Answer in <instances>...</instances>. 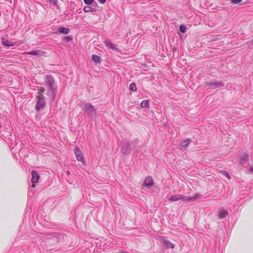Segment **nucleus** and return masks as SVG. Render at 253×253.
Wrapping results in <instances>:
<instances>
[{
    "label": "nucleus",
    "mask_w": 253,
    "mask_h": 253,
    "mask_svg": "<svg viewBox=\"0 0 253 253\" xmlns=\"http://www.w3.org/2000/svg\"><path fill=\"white\" fill-rule=\"evenodd\" d=\"M224 174L226 176V177L228 179H230L231 178L230 176L229 175V174L227 172L225 171L224 172Z\"/></svg>",
    "instance_id": "393cba45"
},
{
    "label": "nucleus",
    "mask_w": 253,
    "mask_h": 253,
    "mask_svg": "<svg viewBox=\"0 0 253 253\" xmlns=\"http://www.w3.org/2000/svg\"><path fill=\"white\" fill-rule=\"evenodd\" d=\"M242 2V0H231L232 4H238Z\"/></svg>",
    "instance_id": "412c9836"
},
{
    "label": "nucleus",
    "mask_w": 253,
    "mask_h": 253,
    "mask_svg": "<svg viewBox=\"0 0 253 253\" xmlns=\"http://www.w3.org/2000/svg\"><path fill=\"white\" fill-rule=\"evenodd\" d=\"M32 179L31 182L33 183V184L32 185V187H34L35 186V183L38 182L39 179V175L38 173L35 170H33L32 171Z\"/></svg>",
    "instance_id": "423d86ee"
},
{
    "label": "nucleus",
    "mask_w": 253,
    "mask_h": 253,
    "mask_svg": "<svg viewBox=\"0 0 253 253\" xmlns=\"http://www.w3.org/2000/svg\"><path fill=\"white\" fill-rule=\"evenodd\" d=\"M129 88L131 90L133 91H135L137 89V88H136V85L134 83H131L130 84V85H129Z\"/></svg>",
    "instance_id": "6ab92c4d"
},
{
    "label": "nucleus",
    "mask_w": 253,
    "mask_h": 253,
    "mask_svg": "<svg viewBox=\"0 0 253 253\" xmlns=\"http://www.w3.org/2000/svg\"><path fill=\"white\" fill-rule=\"evenodd\" d=\"M84 11L85 12H92L95 11V9L90 6H86L84 7Z\"/></svg>",
    "instance_id": "f3484780"
},
{
    "label": "nucleus",
    "mask_w": 253,
    "mask_h": 253,
    "mask_svg": "<svg viewBox=\"0 0 253 253\" xmlns=\"http://www.w3.org/2000/svg\"><path fill=\"white\" fill-rule=\"evenodd\" d=\"M141 108H147L148 109L149 107V100H143L141 102L140 104Z\"/></svg>",
    "instance_id": "ddd939ff"
},
{
    "label": "nucleus",
    "mask_w": 253,
    "mask_h": 253,
    "mask_svg": "<svg viewBox=\"0 0 253 253\" xmlns=\"http://www.w3.org/2000/svg\"><path fill=\"white\" fill-rule=\"evenodd\" d=\"M26 54L32 55H43L44 52L40 50H33L30 52H26Z\"/></svg>",
    "instance_id": "1a4fd4ad"
},
{
    "label": "nucleus",
    "mask_w": 253,
    "mask_h": 253,
    "mask_svg": "<svg viewBox=\"0 0 253 253\" xmlns=\"http://www.w3.org/2000/svg\"><path fill=\"white\" fill-rule=\"evenodd\" d=\"M92 60L95 63H100V57L97 55H93L92 56Z\"/></svg>",
    "instance_id": "dca6fc26"
},
{
    "label": "nucleus",
    "mask_w": 253,
    "mask_h": 253,
    "mask_svg": "<svg viewBox=\"0 0 253 253\" xmlns=\"http://www.w3.org/2000/svg\"><path fill=\"white\" fill-rule=\"evenodd\" d=\"M210 85H211L212 88H216L223 86V84L221 82H218L211 83Z\"/></svg>",
    "instance_id": "4468645a"
},
{
    "label": "nucleus",
    "mask_w": 253,
    "mask_h": 253,
    "mask_svg": "<svg viewBox=\"0 0 253 253\" xmlns=\"http://www.w3.org/2000/svg\"><path fill=\"white\" fill-rule=\"evenodd\" d=\"M69 173H70V172L68 171V172H67V174H69Z\"/></svg>",
    "instance_id": "c85d7f7f"
},
{
    "label": "nucleus",
    "mask_w": 253,
    "mask_h": 253,
    "mask_svg": "<svg viewBox=\"0 0 253 253\" xmlns=\"http://www.w3.org/2000/svg\"><path fill=\"white\" fill-rule=\"evenodd\" d=\"M99 2L102 4L104 3L106 1V0H98Z\"/></svg>",
    "instance_id": "a878e982"
},
{
    "label": "nucleus",
    "mask_w": 253,
    "mask_h": 253,
    "mask_svg": "<svg viewBox=\"0 0 253 253\" xmlns=\"http://www.w3.org/2000/svg\"><path fill=\"white\" fill-rule=\"evenodd\" d=\"M200 198V195L198 193L196 194L194 197H189L188 196H185L183 195H173L169 198L170 202H176L179 200H185L186 201H194Z\"/></svg>",
    "instance_id": "f257e3e1"
},
{
    "label": "nucleus",
    "mask_w": 253,
    "mask_h": 253,
    "mask_svg": "<svg viewBox=\"0 0 253 253\" xmlns=\"http://www.w3.org/2000/svg\"><path fill=\"white\" fill-rule=\"evenodd\" d=\"M190 139H187L182 142L180 144L181 148L182 149H185L187 146L190 144Z\"/></svg>",
    "instance_id": "9b49d317"
},
{
    "label": "nucleus",
    "mask_w": 253,
    "mask_h": 253,
    "mask_svg": "<svg viewBox=\"0 0 253 253\" xmlns=\"http://www.w3.org/2000/svg\"><path fill=\"white\" fill-rule=\"evenodd\" d=\"M228 212L225 210H221L218 212V217L220 219L224 218L227 215Z\"/></svg>",
    "instance_id": "9d476101"
},
{
    "label": "nucleus",
    "mask_w": 253,
    "mask_h": 253,
    "mask_svg": "<svg viewBox=\"0 0 253 253\" xmlns=\"http://www.w3.org/2000/svg\"><path fill=\"white\" fill-rule=\"evenodd\" d=\"M153 184V180L151 176H147L145 178L144 181V185L147 187H150Z\"/></svg>",
    "instance_id": "0eeeda50"
},
{
    "label": "nucleus",
    "mask_w": 253,
    "mask_h": 253,
    "mask_svg": "<svg viewBox=\"0 0 253 253\" xmlns=\"http://www.w3.org/2000/svg\"><path fill=\"white\" fill-rule=\"evenodd\" d=\"M250 170L253 173V167H251L250 168Z\"/></svg>",
    "instance_id": "bb28decb"
},
{
    "label": "nucleus",
    "mask_w": 253,
    "mask_h": 253,
    "mask_svg": "<svg viewBox=\"0 0 253 253\" xmlns=\"http://www.w3.org/2000/svg\"><path fill=\"white\" fill-rule=\"evenodd\" d=\"M248 160V157L246 155H244L243 157H241L242 161H246Z\"/></svg>",
    "instance_id": "b1692460"
},
{
    "label": "nucleus",
    "mask_w": 253,
    "mask_h": 253,
    "mask_svg": "<svg viewBox=\"0 0 253 253\" xmlns=\"http://www.w3.org/2000/svg\"><path fill=\"white\" fill-rule=\"evenodd\" d=\"M46 83L48 85V88L52 92V98L55 97V91L56 90V87L54 86V81L53 78L50 76H46Z\"/></svg>",
    "instance_id": "f03ea898"
},
{
    "label": "nucleus",
    "mask_w": 253,
    "mask_h": 253,
    "mask_svg": "<svg viewBox=\"0 0 253 253\" xmlns=\"http://www.w3.org/2000/svg\"><path fill=\"white\" fill-rule=\"evenodd\" d=\"M59 32L60 33L67 34L69 32V30L68 29H67L66 28L61 27L59 29Z\"/></svg>",
    "instance_id": "a211bd4d"
},
{
    "label": "nucleus",
    "mask_w": 253,
    "mask_h": 253,
    "mask_svg": "<svg viewBox=\"0 0 253 253\" xmlns=\"http://www.w3.org/2000/svg\"><path fill=\"white\" fill-rule=\"evenodd\" d=\"M83 109L88 113L90 114V115H91L92 113H95V110L93 106L89 103L85 104L84 105Z\"/></svg>",
    "instance_id": "39448f33"
},
{
    "label": "nucleus",
    "mask_w": 253,
    "mask_h": 253,
    "mask_svg": "<svg viewBox=\"0 0 253 253\" xmlns=\"http://www.w3.org/2000/svg\"><path fill=\"white\" fill-rule=\"evenodd\" d=\"M186 27H185L184 25H181L180 26V31L182 33H185L186 31Z\"/></svg>",
    "instance_id": "aec40b11"
},
{
    "label": "nucleus",
    "mask_w": 253,
    "mask_h": 253,
    "mask_svg": "<svg viewBox=\"0 0 253 253\" xmlns=\"http://www.w3.org/2000/svg\"><path fill=\"white\" fill-rule=\"evenodd\" d=\"M45 105V103L44 98L39 95L38 97V101L36 106V110H40L41 109L43 108Z\"/></svg>",
    "instance_id": "7ed1b4c3"
},
{
    "label": "nucleus",
    "mask_w": 253,
    "mask_h": 253,
    "mask_svg": "<svg viewBox=\"0 0 253 253\" xmlns=\"http://www.w3.org/2000/svg\"><path fill=\"white\" fill-rule=\"evenodd\" d=\"M163 242H164V245L165 246H166L167 248H170L171 249H173L174 248L173 244L172 243H171L169 241L166 239H164Z\"/></svg>",
    "instance_id": "f8f14e48"
},
{
    "label": "nucleus",
    "mask_w": 253,
    "mask_h": 253,
    "mask_svg": "<svg viewBox=\"0 0 253 253\" xmlns=\"http://www.w3.org/2000/svg\"><path fill=\"white\" fill-rule=\"evenodd\" d=\"M51 1L53 3H55L56 2V0H52Z\"/></svg>",
    "instance_id": "cd10ccee"
},
{
    "label": "nucleus",
    "mask_w": 253,
    "mask_h": 253,
    "mask_svg": "<svg viewBox=\"0 0 253 253\" xmlns=\"http://www.w3.org/2000/svg\"><path fill=\"white\" fill-rule=\"evenodd\" d=\"M105 45L109 47L110 48H111V49H112L113 50H115V51H118V49L117 48V47H116V45L114 44L112 42H109V41H105Z\"/></svg>",
    "instance_id": "6e6552de"
},
{
    "label": "nucleus",
    "mask_w": 253,
    "mask_h": 253,
    "mask_svg": "<svg viewBox=\"0 0 253 253\" xmlns=\"http://www.w3.org/2000/svg\"><path fill=\"white\" fill-rule=\"evenodd\" d=\"M2 42L3 45L6 46H11L14 45V43H12L10 42H9L7 40L5 39H2Z\"/></svg>",
    "instance_id": "2eb2a0df"
},
{
    "label": "nucleus",
    "mask_w": 253,
    "mask_h": 253,
    "mask_svg": "<svg viewBox=\"0 0 253 253\" xmlns=\"http://www.w3.org/2000/svg\"><path fill=\"white\" fill-rule=\"evenodd\" d=\"M84 1L85 4L90 5L92 3L93 0H84Z\"/></svg>",
    "instance_id": "4be33fe9"
},
{
    "label": "nucleus",
    "mask_w": 253,
    "mask_h": 253,
    "mask_svg": "<svg viewBox=\"0 0 253 253\" xmlns=\"http://www.w3.org/2000/svg\"><path fill=\"white\" fill-rule=\"evenodd\" d=\"M64 39L68 42H70L72 40V38L71 36H66L64 38Z\"/></svg>",
    "instance_id": "5701e85b"
},
{
    "label": "nucleus",
    "mask_w": 253,
    "mask_h": 253,
    "mask_svg": "<svg viewBox=\"0 0 253 253\" xmlns=\"http://www.w3.org/2000/svg\"><path fill=\"white\" fill-rule=\"evenodd\" d=\"M75 153L77 159L79 161L82 162L83 164L85 162L83 154L82 153V152L80 150V148H79L78 147H76L75 149Z\"/></svg>",
    "instance_id": "20e7f679"
}]
</instances>
